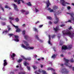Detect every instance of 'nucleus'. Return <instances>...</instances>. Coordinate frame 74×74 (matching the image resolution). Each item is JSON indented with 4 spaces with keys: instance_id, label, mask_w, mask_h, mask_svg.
<instances>
[{
    "instance_id": "nucleus-1",
    "label": "nucleus",
    "mask_w": 74,
    "mask_h": 74,
    "mask_svg": "<svg viewBox=\"0 0 74 74\" xmlns=\"http://www.w3.org/2000/svg\"><path fill=\"white\" fill-rule=\"evenodd\" d=\"M62 33L64 36L65 35H70V37L71 38H73L74 36V33H71L70 31H69L66 32H64V31H63Z\"/></svg>"
},
{
    "instance_id": "nucleus-2",
    "label": "nucleus",
    "mask_w": 74,
    "mask_h": 74,
    "mask_svg": "<svg viewBox=\"0 0 74 74\" xmlns=\"http://www.w3.org/2000/svg\"><path fill=\"white\" fill-rule=\"evenodd\" d=\"M64 60L65 62V63L64 64H65L66 66H68V67H69L70 69V68H71L72 67V65H70V64L69 63L70 60L66 59V58H64Z\"/></svg>"
},
{
    "instance_id": "nucleus-3",
    "label": "nucleus",
    "mask_w": 74,
    "mask_h": 74,
    "mask_svg": "<svg viewBox=\"0 0 74 74\" xmlns=\"http://www.w3.org/2000/svg\"><path fill=\"white\" fill-rule=\"evenodd\" d=\"M60 2L62 3V4L63 6H65L66 4H70V3L66 2L64 0H60Z\"/></svg>"
},
{
    "instance_id": "nucleus-4",
    "label": "nucleus",
    "mask_w": 74,
    "mask_h": 74,
    "mask_svg": "<svg viewBox=\"0 0 74 74\" xmlns=\"http://www.w3.org/2000/svg\"><path fill=\"white\" fill-rule=\"evenodd\" d=\"M61 71L62 73H65V74H67L69 73V71L67 69H62V70H61Z\"/></svg>"
},
{
    "instance_id": "nucleus-5",
    "label": "nucleus",
    "mask_w": 74,
    "mask_h": 74,
    "mask_svg": "<svg viewBox=\"0 0 74 74\" xmlns=\"http://www.w3.org/2000/svg\"><path fill=\"white\" fill-rule=\"evenodd\" d=\"M13 26H14V27H15L16 29V32H20L21 30V29L20 28H18V26H16L15 25L13 24Z\"/></svg>"
},
{
    "instance_id": "nucleus-6",
    "label": "nucleus",
    "mask_w": 74,
    "mask_h": 74,
    "mask_svg": "<svg viewBox=\"0 0 74 74\" xmlns=\"http://www.w3.org/2000/svg\"><path fill=\"white\" fill-rule=\"evenodd\" d=\"M21 46L23 48H25V49H27V48H29L30 49H34V47H27L24 45L23 44Z\"/></svg>"
},
{
    "instance_id": "nucleus-7",
    "label": "nucleus",
    "mask_w": 74,
    "mask_h": 74,
    "mask_svg": "<svg viewBox=\"0 0 74 74\" xmlns=\"http://www.w3.org/2000/svg\"><path fill=\"white\" fill-rule=\"evenodd\" d=\"M53 30H54V31L55 32H56L57 31L60 30V29L59 28V27H57L56 28L53 27Z\"/></svg>"
},
{
    "instance_id": "nucleus-8",
    "label": "nucleus",
    "mask_w": 74,
    "mask_h": 74,
    "mask_svg": "<svg viewBox=\"0 0 74 74\" xmlns=\"http://www.w3.org/2000/svg\"><path fill=\"white\" fill-rule=\"evenodd\" d=\"M59 18H57L54 20L53 23L55 24H57V23H58V22H59Z\"/></svg>"
},
{
    "instance_id": "nucleus-9",
    "label": "nucleus",
    "mask_w": 74,
    "mask_h": 74,
    "mask_svg": "<svg viewBox=\"0 0 74 74\" xmlns=\"http://www.w3.org/2000/svg\"><path fill=\"white\" fill-rule=\"evenodd\" d=\"M66 14H69L71 18H73V16H74V13L73 12H72L71 13L67 12Z\"/></svg>"
},
{
    "instance_id": "nucleus-10",
    "label": "nucleus",
    "mask_w": 74,
    "mask_h": 74,
    "mask_svg": "<svg viewBox=\"0 0 74 74\" xmlns=\"http://www.w3.org/2000/svg\"><path fill=\"white\" fill-rule=\"evenodd\" d=\"M62 50H66L68 49V47H67L66 46H63L62 47Z\"/></svg>"
},
{
    "instance_id": "nucleus-11",
    "label": "nucleus",
    "mask_w": 74,
    "mask_h": 74,
    "mask_svg": "<svg viewBox=\"0 0 74 74\" xmlns=\"http://www.w3.org/2000/svg\"><path fill=\"white\" fill-rule=\"evenodd\" d=\"M13 5L14 6V9L16 11H19V10L18 9V8H17V5H16L15 4H13Z\"/></svg>"
},
{
    "instance_id": "nucleus-12",
    "label": "nucleus",
    "mask_w": 74,
    "mask_h": 74,
    "mask_svg": "<svg viewBox=\"0 0 74 74\" xmlns=\"http://www.w3.org/2000/svg\"><path fill=\"white\" fill-rule=\"evenodd\" d=\"M35 37H36V38L38 41H39L40 42H42V41L40 39H39V38H38V36L36 35L35 36Z\"/></svg>"
},
{
    "instance_id": "nucleus-13",
    "label": "nucleus",
    "mask_w": 74,
    "mask_h": 74,
    "mask_svg": "<svg viewBox=\"0 0 74 74\" xmlns=\"http://www.w3.org/2000/svg\"><path fill=\"white\" fill-rule=\"evenodd\" d=\"M48 36L49 38L48 43L49 44H50V45H52V43H51V41H50V40H51V35H49Z\"/></svg>"
},
{
    "instance_id": "nucleus-14",
    "label": "nucleus",
    "mask_w": 74,
    "mask_h": 74,
    "mask_svg": "<svg viewBox=\"0 0 74 74\" xmlns=\"http://www.w3.org/2000/svg\"><path fill=\"white\" fill-rule=\"evenodd\" d=\"M47 70H51V71H53V72H54V71H55V70L53 69L51 67H49V68L47 69Z\"/></svg>"
},
{
    "instance_id": "nucleus-15",
    "label": "nucleus",
    "mask_w": 74,
    "mask_h": 74,
    "mask_svg": "<svg viewBox=\"0 0 74 74\" xmlns=\"http://www.w3.org/2000/svg\"><path fill=\"white\" fill-rule=\"evenodd\" d=\"M21 1H22V3H25V1L22 0H18L17 3L18 4H21Z\"/></svg>"
},
{
    "instance_id": "nucleus-16",
    "label": "nucleus",
    "mask_w": 74,
    "mask_h": 74,
    "mask_svg": "<svg viewBox=\"0 0 74 74\" xmlns=\"http://www.w3.org/2000/svg\"><path fill=\"white\" fill-rule=\"evenodd\" d=\"M4 63L3 64V65H4V67H5V66H6V65H7V61L6 60H5L4 61Z\"/></svg>"
},
{
    "instance_id": "nucleus-17",
    "label": "nucleus",
    "mask_w": 74,
    "mask_h": 74,
    "mask_svg": "<svg viewBox=\"0 0 74 74\" xmlns=\"http://www.w3.org/2000/svg\"><path fill=\"white\" fill-rule=\"evenodd\" d=\"M47 4V8H48L49 6L51 5V3H49V0H48L47 3H46Z\"/></svg>"
},
{
    "instance_id": "nucleus-18",
    "label": "nucleus",
    "mask_w": 74,
    "mask_h": 74,
    "mask_svg": "<svg viewBox=\"0 0 74 74\" xmlns=\"http://www.w3.org/2000/svg\"><path fill=\"white\" fill-rule=\"evenodd\" d=\"M15 53H13L12 55H11V57L12 58V60H14V57L15 56Z\"/></svg>"
},
{
    "instance_id": "nucleus-19",
    "label": "nucleus",
    "mask_w": 74,
    "mask_h": 74,
    "mask_svg": "<svg viewBox=\"0 0 74 74\" xmlns=\"http://www.w3.org/2000/svg\"><path fill=\"white\" fill-rule=\"evenodd\" d=\"M48 11H49V10H50L49 12H53V10L52 9H51L50 8H49L48 9H47Z\"/></svg>"
},
{
    "instance_id": "nucleus-20",
    "label": "nucleus",
    "mask_w": 74,
    "mask_h": 74,
    "mask_svg": "<svg viewBox=\"0 0 74 74\" xmlns=\"http://www.w3.org/2000/svg\"><path fill=\"white\" fill-rule=\"evenodd\" d=\"M24 37H25V40H27V38H29V36L28 35H25L24 36Z\"/></svg>"
},
{
    "instance_id": "nucleus-21",
    "label": "nucleus",
    "mask_w": 74,
    "mask_h": 74,
    "mask_svg": "<svg viewBox=\"0 0 74 74\" xmlns=\"http://www.w3.org/2000/svg\"><path fill=\"white\" fill-rule=\"evenodd\" d=\"M27 5H28L29 6H32V4H31V3H30V2H29L28 3H27Z\"/></svg>"
},
{
    "instance_id": "nucleus-22",
    "label": "nucleus",
    "mask_w": 74,
    "mask_h": 74,
    "mask_svg": "<svg viewBox=\"0 0 74 74\" xmlns=\"http://www.w3.org/2000/svg\"><path fill=\"white\" fill-rule=\"evenodd\" d=\"M33 29L34 30V31L35 32H37V33H38V29L36 28V27H34L33 28Z\"/></svg>"
},
{
    "instance_id": "nucleus-23",
    "label": "nucleus",
    "mask_w": 74,
    "mask_h": 74,
    "mask_svg": "<svg viewBox=\"0 0 74 74\" xmlns=\"http://www.w3.org/2000/svg\"><path fill=\"white\" fill-rule=\"evenodd\" d=\"M56 55L55 54H53L51 57V58H53V59H55L56 58Z\"/></svg>"
},
{
    "instance_id": "nucleus-24",
    "label": "nucleus",
    "mask_w": 74,
    "mask_h": 74,
    "mask_svg": "<svg viewBox=\"0 0 74 74\" xmlns=\"http://www.w3.org/2000/svg\"><path fill=\"white\" fill-rule=\"evenodd\" d=\"M32 67L34 69V70H36L37 68V67L35 65L33 66Z\"/></svg>"
},
{
    "instance_id": "nucleus-25",
    "label": "nucleus",
    "mask_w": 74,
    "mask_h": 74,
    "mask_svg": "<svg viewBox=\"0 0 74 74\" xmlns=\"http://www.w3.org/2000/svg\"><path fill=\"white\" fill-rule=\"evenodd\" d=\"M21 58L23 59H24V60H25L26 59V58L25 56H21Z\"/></svg>"
},
{
    "instance_id": "nucleus-26",
    "label": "nucleus",
    "mask_w": 74,
    "mask_h": 74,
    "mask_svg": "<svg viewBox=\"0 0 74 74\" xmlns=\"http://www.w3.org/2000/svg\"><path fill=\"white\" fill-rule=\"evenodd\" d=\"M26 67H27L28 70H29V71H30V66H27Z\"/></svg>"
},
{
    "instance_id": "nucleus-27",
    "label": "nucleus",
    "mask_w": 74,
    "mask_h": 74,
    "mask_svg": "<svg viewBox=\"0 0 74 74\" xmlns=\"http://www.w3.org/2000/svg\"><path fill=\"white\" fill-rule=\"evenodd\" d=\"M18 74H26V72L25 71L22 72H19Z\"/></svg>"
},
{
    "instance_id": "nucleus-28",
    "label": "nucleus",
    "mask_w": 74,
    "mask_h": 74,
    "mask_svg": "<svg viewBox=\"0 0 74 74\" xmlns=\"http://www.w3.org/2000/svg\"><path fill=\"white\" fill-rule=\"evenodd\" d=\"M31 60V58L29 57L26 58V59H25V60H28L29 61V60Z\"/></svg>"
},
{
    "instance_id": "nucleus-29",
    "label": "nucleus",
    "mask_w": 74,
    "mask_h": 74,
    "mask_svg": "<svg viewBox=\"0 0 74 74\" xmlns=\"http://www.w3.org/2000/svg\"><path fill=\"white\" fill-rule=\"evenodd\" d=\"M0 19H1V20H3V21H6L7 19L6 18H1V17L0 16Z\"/></svg>"
},
{
    "instance_id": "nucleus-30",
    "label": "nucleus",
    "mask_w": 74,
    "mask_h": 74,
    "mask_svg": "<svg viewBox=\"0 0 74 74\" xmlns=\"http://www.w3.org/2000/svg\"><path fill=\"white\" fill-rule=\"evenodd\" d=\"M47 19H49L50 20H52V17L50 16H47Z\"/></svg>"
},
{
    "instance_id": "nucleus-31",
    "label": "nucleus",
    "mask_w": 74,
    "mask_h": 74,
    "mask_svg": "<svg viewBox=\"0 0 74 74\" xmlns=\"http://www.w3.org/2000/svg\"><path fill=\"white\" fill-rule=\"evenodd\" d=\"M23 60V59H21L20 60H18L17 61L18 63H20V62H22V61Z\"/></svg>"
},
{
    "instance_id": "nucleus-32",
    "label": "nucleus",
    "mask_w": 74,
    "mask_h": 74,
    "mask_svg": "<svg viewBox=\"0 0 74 74\" xmlns=\"http://www.w3.org/2000/svg\"><path fill=\"white\" fill-rule=\"evenodd\" d=\"M70 62L71 63H74V60H73V58H72L70 60Z\"/></svg>"
},
{
    "instance_id": "nucleus-33",
    "label": "nucleus",
    "mask_w": 74,
    "mask_h": 74,
    "mask_svg": "<svg viewBox=\"0 0 74 74\" xmlns=\"http://www.w3.org/2000/svg\"><path fill=\"white\" fill-rule=\"evenodd\" d=\"M15 20H16V22H19V18H15Z\"/></svg>"
},
{
    "instance_id": "nucleus-34",
    "label": "nucleus",
    "mask_w": 74,
    "mask_h": 74,
    "mask_svg": "<svg viewBox=\"0 0 74 74\" xmlns=\"http://www.w3.org/2000/svg\"><path fill=\"white\" fill-rule=\"evenodd\" d=\"M14 37L16 39H18L19 38V36L17 35L14 36Z\"/></svg>"
},
{
    "instance_id": "nucleus-35",
    "label": "nucleus",
    "mask_w": 74,
    "mask_h": 74,
    "mask_svg": "<svg viewBox=\"0 0 74 74\" xmlns=\"http://www.w3.org/2000/svg\"><path fill=\"white\" fill-rule=\"evenodd\" d=\"M38 72H39V73H41V72H42V69H39L38 70Z\"/></svg>"
},
{
    "instance_id": "nucleus-36",
    "label": "nucleus",
    "mask_w": 74,
    "mask_h": 74,
    "mask_svg": "<svg viewBox=\"0 0 74 74\" xmlns=\"http://www.w3.org/2000/svg\"><path fill=\"white\" fill-rule=\"evenodd\" d=\"M55 37H56V35L54 34L51 37L52 38H55Z\"/></svg>"
},
{
    "instance_id": "nucleus-37",
    "label": "nucleus",
    "mask_w": 74,
    "mask_h": 74,
    "mask_svg": "<svg viewBox=\"0 0 74 74\" xmlns=\"http://www.w3.org/2000/svg\"><path fill=\"white\" fill-rule=\"evenodd\" d=\"M9 19H10L11 20H12V21L14 19V18L12 17H9Z\"/></svg>"
},
{
    "instance_id": "nucleus-38",
    "label": "nucleus",
    "mask_w": 74,
    "mask_h": 74,
    "mask_svg": "<svg viewBox=\"0 0 74 74\" xmlns=\"http://www.w3.org/2000/svg\"><path fill=\"white\" fill-rule=\"evenodd\" d=\"M42 73H43V74H47V73H46V71H42Z\"/></svg>"
},
{
    "instance_id": "nucleus-39",
    "label": "nucleus",
    "mask_w": 74,
    "mask_h": 74,
    "mask_svg": "<svg viewBox=\"0 0 74 74\" xmlns=\"http://www.w3.org/2000/svg\"><path fill=\"white\" fill-rule=\"evenodd\" d=\"M25 15H27V14H29V12L28 11H25Z\"/></svg>"
},
{
    "instance_id": "nucleus-40",
    "label": "nucleus",
    "mask_w": 74,
    "mask_h": 74,
    "mask_svg": "<svg viewBox=\"0 0 74 74\" xmlns=\"http://www.w3.org/2000/svg\"><path fill=\"white\" fill-rule=\"evenodd\" d=\"M58 6H55V7H54V10H56V9H58Z\"/></svg>"
},
{
    "instance_id": "nucleus-41",
    "label": "nucleus",
    "mask_w": 74,
    "mask_h": 74,
    "mask_svg": "<svg viewBox=\"0 0 74 74\" xmlns=\"http://www.w3.org/2000/svg\"><path fill=\"white\" fill-rule=\"evenodd\" d=\"M8 31L7 30L3 32V34L4 33H8Z\"/></svg>"
},
{
    "instance_id": "nucleus-42",
    "label": "nucleus",
    "mask_w": 74,
    "mask_h": 74,
    "mask_svg": "<svg viewBox=\"0 0 74 74\" xmlns=\"http://www.w3.org/2000/svg\"><path fill=\"white\" fill-rule=\"evenodd\" d=\"M14 40L15 41H17V42H18V41H19V39H15Z\"/></svg>"
},
{
    "instance_id": "nucleus-43",
    "label": "nucleus",
    "mask_w": 74,
    "mask_h": 74,
    "mask_svg": "<svg viewBox=\"0 0 74 74\" xmlns=\"http://www.w3.org/2000/svg\"><path fill=\"white\" fill-rule=\"evenodd\" d=\"M22 34L23 35L25 34V31L24 30L22 32Z\"/></svg>"
},
{
    "instance_id": "nucleus-44",
    "label": "nucleus",
    "mask_w": 74,
    "mask_h": 74,
    "mask_svg": "<svg viewBox=\"0 0 74 74\" xmlns=\"http://www.w3.org/2000/svg\"><path fill=\"white\" fill-rule=\"evenodd\" d=\"M24 64L25 65V66H27V62H25L24 63Z\"/></svg>"
},
{
    "instance_id": "nucleus-45",
    "label": "nucleus",
    "mask_w": 74,
    "mask_h": 74,
    "mask_svg": "<svg viewBox=\"0 0 74 74\" xmlns=\"http://www.w3.org/2000/svg\"><path fill=\"white\" fill-rule=\"evenodd\" d=\"M26 11L24 10H21V12H22V13H23V12H25Z\"/></svg>"
},
{
    "instance_id": "nucleus-46",
    "label": "nucleus",
    "mask_w": 74,
    "mask_h": 74,
    "mask_svg": "<svg viewBox=\"0 0 74 74\" xmlns=\"http://www.w3.org/2000/svg\"><path fill=\"white\" fill-rule=\"evenodd\" d=\"M69 49H71L72 48V45H70L69 46Z\"/></svg>"
},
{
    "instance_id": "nucleus-47",
    "label": "nucleus",
    "mask_w": 74,
    "mask_h": 74,
    "mask_svg": "<svg viewBox=\"0 0 74 74\" xmlns=\"http://www.w3.org/2000/svg\"><path fill=\"white\" fill-rule=\"evenodd\" d=\"M35 11H36V13L37 12H38L39 10L37 9L36 8L35 9Z\"/></svg>"
},
{
    "instance_id": "nucleus-48",
    "label": "nucleus",
    "mask_w": 74,
    "mask_h": 74,
    "mask_svg": "<svg viewBox=\"0 0 74 74\" xmlns=\"http://www.w3.org/2000/svg\"><path fill=\"white\" fill-rule=\"evenodd\" d=\"M65 26V25L64 24H62L60 25V27H63V26Z\"/></svg>"
},
{
    "instance_id": "nucleus-49",
    "label": "nucleus",
    "mask_w": 74,
    "mask_h": 74,
    "mask_svg": "<svg viewBox=\"0 0 74 74\" xmlns=\"http://www.w3.org/2000/svg\"><path fill=\"white\" fill-rule=\"evenodd\" d=\"M8 36H13L14 35V34H8Z\"/></svg>"
},
{
    "instance_id": "nucleus-50",
    "label": "nucleus",
    "mask_w": 74,
    "mask_h": 74,
    "mask_svg": "<svg viewBox=\"0 0 74 74\" xmlns=\"http://www.w3.org/2000/svg\"><path fill=\"white\" fill-rule=\"evenodd\" d=\"M42 26H43V25H40L39 26V27H42Z\"/></svg>"
},
{
    "instance_id": "nucleus-51",
    "label": "nucleus",
    "mask_w": 74,
    "mask_h": 74,
    "mask_svg": "<svg viewBox=\"0 0 74 74\" xmlns=\"http://www.w3.org/2000/svg\"><path fill=\"white\" fill-rule=\"evenodd\" d=\"M49 24H50V25H51V24H52V22H51V21H49Z\"/></svg>"
},
{
    "instance_id": "nucleus-52",
    "label": "nucleus",
    "mask_w": 74,
    "mask_h": 74,
    "mask_svg": "<svg viewBox=\"0 0 74 74\" xmlns=\"http://www.w3.org/2000/svg\"><path fill=\"white\" fill-rule=\"evenodd\" d=\"M1 10H3V11H4V8H3L2 7H1Z\"/></svg>"
},
{
    "instance_id": "nucleus-53",
    "label": "nucleus",
    "mask_w": 74,
    "mask_h": 74,
    "mask_svg": "<svg viewBox=\"0 0 74 74\" xmlns=\"http://www.w3.org/2000/svg\"><path fill=\"white\" fill-rule=\"evenodd\" d=\"M2 24L3 25H5V23L4 22H2Z\"/></svg>"
},
{
    "instance_id": "nucleus-54",
    "label": "nucleus",
    "mask_w": 74,
    "mask_h": 74,
    "mask_svg": "<svg viewBox=\"0 0 74 74\" xmlns=\"http://www.w3.org/2000/svg\"><path fill=\"white\" fill-rule=\"evenodd\" d=\"M53 50L55 51V52H56V49H56V48H55V47H54L53 48Z\"/></svg>"
},
{
    "instance_id": "nucleus-55",
    "label": "nucleus",
    "mask_w": 74,
    "mask_h": 74,
    "mask_svg": "<svg viewBox=\"0 0 74 74\" xmlns=\"http://www.w3.org/2000/svg\"><path fill=\"white\" fill-rule=\"evenodd\" d=\"M8 31H10V30H11V28L9 27L8 28Z\"/></svg>"
},
{
    "instance_id": "nucleus-56",
    "label": "nucleus",
    "mask_w": 74,
    "mask_h": 74,
    "mask_svg": "<svg viewBox=\"0 0 74 74\" xmlns=\"http://www.w3.org/2000/svg\"><path fill=\"white\" fill-rule=\"evenodd\" d=\"M35 73L36 74H40L39 73H37V71H36L35 72Z\"/></svg>"
},
{
    "instance_id": "nucleus-57",
    "label": "nucleus",
    "mask_w": 74,
    "mask_h": 74,
    "mask_svg": "<svg viewBox=\"0 0 74 74\" xmlns=\"http://www.w3.org/2000/svg\"><path fill=\"white\" fill-rule=\"evenodd\" d=\"M67 8H68V10H70V8H71V7H70V6H68L67 7Z\"/></svg>"
},
{
    "instance_id": "nucleus-58",
    "label": "nucleus",
    "mask_w": 74,
    "mask_h": 74,
    "mask_svg": "<svg viewBox=\"0 0 74 74\" xmlns=\"http://www.w3.org/2000/svg\"><path fill=\"white\" fill-rule=\"evenodd\" d=\"M14 2H15V3H16V2H17L18 3V1L17 0H14Z\"/></svg>"
},
{
    "instance_id": "nucleus-59",
    "label": "nucleus",
    "mask_w": 74,
    "mask_h": 74,
    "mask_svg": "<svg viewBox=\"0 0 74 74\" xmlns=\"http://www.w3.org/2000/svg\"><path fill=\"white\" fill-rule=\"evenodd\" d=\"M5 8H9V7L7 6V5L5 6Z\"/></svg>"
},
{
    "instance_id": "nucleus-60",
    "label": "nucleus",
    "mask_w": 74,
    "mask_h": 74,
    "mask_svg": "<svg viewBox=\"0 0 74 74\" xmlns=\"http://www.w3.org/2000/svg\"><path fill=\"white\" fill-rule=\"evenodd\" d=\"M68 22H70L71 23V20H69L68 21Z\"/></svg>"
},
{
    "instance_id": "nucleus-61",
    "label": "nucleus",
    "mask_w": 74,
    "mask_h": 74,
    "mask_svg": "<svg viewBox=\"0 0 74 74\" xmlns=\"http://www.w3.org/2000/svg\"><path fill=\"white\" fill-rule=\"evenodd\" d=\"M40 67L41 68H42L43 67V65L42 64H40Z\"/></svg>"
},
{
    "instance_id": "nucleus-62",
    "label": "nucleus",
    "mask_w": 74,
    "mask_h": 74,
    "mask_svg": "<svg viewBox=\"0 0 74 74\" xmlns=\"http://www.w3.org/2000/svg\"><path fill=\"white\" fill-rule=\"evenodd\" d=\"M68 29L69 30H70V29H72V27H70L68 28Z\"/></svg>"
},
{
    "instance_id": "nucleus-63",
    "label": "nucleus",
    "mask_w": 74,
    "mask_h": 74,
    "mask_svg": "<svg viewBox=\"0 0 74 74\" xmlns=\"http://www.w3.org/2000/svg\"><path fill=\"white\" fill-rule=\"evenodd\" d=\"M34 58H36H36H37V56L35 55V56H34Z\"/></svg>"
},
{
    "instance_id": "nucleus-64",
    "label": "nucleus",
    "mask_w": 74,
    "mask_h": 74,
    "mask_svg": "<svg viewBox=\"0 0 74 74\" xmlns=\"http://www.w3.org/2000/svg\"><path fill=\"white\" fill-rule=\"evenodd\" d=\"M72 69L73 70V71H74V67H72Z\"/></svg>"
}]
</instances>
